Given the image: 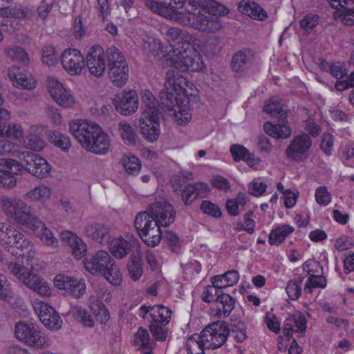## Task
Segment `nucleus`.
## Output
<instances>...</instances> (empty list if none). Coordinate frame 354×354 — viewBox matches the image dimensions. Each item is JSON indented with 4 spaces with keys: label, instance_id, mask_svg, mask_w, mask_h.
<instances>
[{
    "label": "nucleus",
    "instance_id": "obj_1",
    "mask_svg": "<svg viewBox=\"0 0 354 354\" xmlns=\"http://www.w3.org/2000/svg\"><path fill=\"white\" fill-rule=\"evenodd\" d=\"M149 58H166L176 69L196 72L203 67L202 57L194 46H148Z\"/></svg>",
    "mask_w": 354,
    "mask_h": 354
},
{
    "label": "nucleus",
    "instance_id": "obj_2",
    "mask_svg": "<svg viewBox=\"0 0 354 354\" xmlns=\"http://www.w3.org/2000/svg\"><path fill=\"white\" fill-rule=\"evenodd\" d=\"M149 58H166L176 69L196 72L203 67L202 57L194 46H148Z\"/></svg>",
    "mask_w": 354,
    "mask_h": 354
},
{
    "label": "nucleus",
    "instance_id": "obj_3",
    "mask_svg": "<svg viewBox=\"0 0 354 354\" xmlns=\"http://www.w3.org/2000/svg\"><path fill=\"white\" fill-rule=\"evenodd\" d=\"M183 6L189 14L188 19L201 31L214 32L221 28V18L225 14V7L213 0H183Z\"/></svg>",
    "mask_w": 354,
    "mask_h": 354
},
{
    "label": "nucleus",
    "instance_id": "obj_4",
    "mask_svg": "<svg viewBox=\"0 0 354 354\" xmlns=\"http://www.w3.org/2000/svg\"><path fill=\"white\" fill-rule=\"evenodd\" d=\"M69 129L75 139L88 151L98 155L109 151L110 138L97 124L75 120L70 123Z\"/></svg>",
    "mask_w": 354,
    "mask_h": 354
},
{
    "label": "nucleus",
    "instance_id": "obj_5",
    "mask_svg": "<svg viewBox=\"0 0 354 354\" xmlns=\"http://www.w3.org/2000/svg\"><path fill=\"white\" fill-rule=\"evenodd\" d=\"M228 335L229 330L225 324L220 322L209 324L200 335H194L189 339L187 344L188 354L203 353L205 343H209V348H218L226 342Z\"/></svg>",
    "mask_w": 354,
    "mask_h": 354
},
{
    "label": "nucleus",
    "instance_id": "obj_6",
    "mask_svg": "<svg viewBox=\"0 0 354 354\" xmlns=\"http://www.w3.org/2000/svg\"><path fill=\"white\" fill-rule=\"evenodd\" d=\"M1 203L4 213L13 223L27 229L43 226L41 220L32 213L31 207L21 198L3 197Z\"/></svg>",
    "mask_w": 354,
    "mask_h": 354
},
{
    "label": "nucleus",
    "instance_id": "obj_7",
    "mask_svg": "<svg viewBox=\"0 0 354 354\" xmlns=\"http://www.w3.org/2000/svg\"><path fill=\"white\" fill-rule=\"evenodd\" d=\"M144 107L140 118V128L143 138L153 142L160 133L159 104L151 93L143 97Z\"/></svg>",
    "mask_w": 354,
    "mask_h": 354
},
{
    "label": "nucleus",
    "instance_id": "obj_8",
    "mask_svg": "<svg viewBox=\"0 0 354 354\" xmlns=\"http://www.w3.org/2000/svg\"><path fill=\"white\" fill-rule=\"evenodd\" d=\"M263 111L278 118V123L276 124L270 122L264 124L263 129L268 136L278 139H286L290 136L292 129L287 125L288 113L283 109V105L280 102L271 99L270 102L264 106Z\"/></svg>",
    "mask_w": 354,
    "mask_h": 354
},
{
    "label": "nucleus",
    "instance_id": "obj_9",
    "mask_svg": "<svg viewBox=\"0 0 354 354\" xmlns=\"http://www.w3.org/2000/svg\"><path fill=\"white\" fill-rule=\"evenodd\" d=\"M8 268L20 282L41 296H49L50 288L33 270H30L17 262H10Z\"/></svg>",
    "mask_w": 354,
    "mask_h": 354
},
{
    "label": "nucleus",
    "instance_id": "obj_10",
    "mask_svg": "<svg viewBox=\"0 0 354 354\" xmlns=\"http://www.w3.org/2000/svg\"><path fill=\"white\" fill-rule=\"evenodd\" d=\"M134 226L142 241L149 247H155L162 239L160 225L154 219H151L147 211L137 214L134 220Z\"/></svg>",
    "mask_w": 354,
    "mask_h": 354
},
{
    "label": "nucleus",
    "instance_id": "obj_11",
    "mask_svg": "<svg viewBox=\"0 0 354 354\" xmlns=\"http://www.w3.org/2000/svg\"><path fill=\"white\" fill-rule=\"evenodd\" d=\"M15 333L19 341L35 348H44L50 345L49 338L42 335L39 326L32 323H17L15 327Z\"/></svg>",
    "mask_w": 354,
    "mask_h": 354
},
{
    "label": "nucleus",
    "instance_id": "obj_12",
    "mask_svg": "<svg viewBox=\"0 0 354 354\" xmlns=\"http://www.w3.org/2000/svg\"><path fill=\"white\" fill-rule=\"evenodd\" d=\"M24 160L20 162L22 170L25 169L32 175L39 178L47 177L51 171V167L47 160L33 152L23 153Z\"/></svg>",
    "mask_w": 354,
    "mask_h": 354
},
{
    "label": "nucleus",
    "instance_id": "obj_13",
    "mask_svg": "<svg viewBox=\"0 0 354 354\" xmlns=\"http://www.w3.org/2000/svg\"><path fill=\"white\" fill-rule=\"evenodd\" d=\"M0 244L4 248H16L24 250L28 248L30 242L15 227L0 223Z\"/></svg>",
    "mask_w": 354,
    "mask_h": 354
},
{
    "label": "nucleus",
    "instance_id": "obj_14",
    "mask_svg": "<svg viewBox=\"0 0 354 354\" xmlns=\"http://www.w3.org/2000/svg\"><path fill=\"white\" fill-rule=\"evenodd\" d=\"M148 214L151 219H154L162 227H168L174 223L176 210L173 205L167 201H158L149 205Z\"/></svg>",
    "mask_w": 354,
    "mask_h": 354
},
{
    "label": "nucleus",
    "instance_id": "obj_15",
    "mask_svg": "<svg viewBox=\"0 0 354 354\" xmlns=\"http://www.w3.org/2000/svg\"><path fill=\"white\" fill-rule=\"evenodd\" d=\"M22 165L14 159H0V186L12 189L17 185L15 175L21 174Z\"/></svg>",
    "mask_w": 354,
    "mask_h": 354
},
{
    "label": "nucleus",
    "instance_id": "obj_16",
    "mask_svg": "<svg viewBox=\"0 0 354 354\" xmlns=\"http://www.w3.org/2000/svg\"><path fill=\"white\" fill-rule=\"evenodd\" d=\"M60 60L64 69L70 75H79L84 69L85 59L82 53L76 48L64 50Z\"/></svg>",
    "mask_w": 354,
    "mask_h": 354
},
{
    "label": "nucleus",
    "instance_id": "obj_17",
    "mask_svg": "<svg viewBox=\"0 0 354 354\" xmlns=\"http://www.w3.org/2000/svg\"><path fill=\"white\" fill-rule=\"evenodd\" d=\"M106 50L102 46H92L89 49L85 62L90 74L94 77H102L106 70Z\"/></svg>",
    "mask_w": 354,
    "mask_h": 354
},
{
    "label": "nucleus",
    "instance_id": "obj_18",
    "mask_svg": "<svg viewBox=\"0 0 354 354\" xmlns=\"http://www.w3.org/2000/svg\"><path fill=\"white\" fill-rule=\"evenodd\" d=\"M33 307L41 322L48 328L59 329L62 321L55 310L44 301L36 300Z\"/></svg>",
    "mask_w": 354,
    "mask_h": 354
},
{
    "label": "nucleus",
    "instance_id": "obj_19",
    "mask_svg": "<svg viewBox=\"0 0 354 354\" xmlns=\"http://www.w3.org/2000/svg\"><path fill=\"white\" fill-rule=\"evenodd\" d=\"M47 87L51 97L59 105L69 108L75 104L74 97L56 78L48 77Z\"/></svg>",
    "mask_w": 354,
    "mask_h": 354
},
{
    "label": "nucleus",
    "instance_id": "obj_20",
    "mask_svg": "<svg viewBox=\"0 0 354 354\" xmlns=\"http://www.w3.org/2000/svg\"><path fill=\"white\" fill-rule=\"evenodd\" d=\"M312 140L309 134L302 133L296 136L286 150L287 158L295 161H300L302 156L310 149Z\"/></svg>",
    "mask_w": 354,
    "mask_h": 354
},
{
    "label": "nucleus",
    "instance_id": "obj_21",
    "mask_svg": "<svg viewBox=\"0 0 354 354\" xmlns=\"http://www.w3.org/2000/svg\"><path fill=\"white\" fill-rule=\"evenodd\" d=\"M113 104L119 113L129 115L138 109V96L135 91L122 92L115 95Z\"/></svg>",
    "mask_w": 354,
    "mask_h": 354
},
{
    "label": "nucleus",
    "instance_id": "obj_22",
    "mask_svg": "<svg viewBox=\"0 0 354 354\" xmlns=\"http://www.w3.org/2000/svg\"><path fill=\"white\" fill-rule=\"evenodd\" d=\"M54 283L58 289L64 290L66 294L75 298L81 297L86 291L84 282L62 274L55 277Z\"/></svg>",
    "mask_w": 354,
    "mask_h": 354
},
{
    "label": "nucleus",
    "instance_id": "obj_23",
    "mask_svg": "<svg viewBox=\"0 0 354 354\" xmlns=\"http://www.w3.org/2000/svg\"><path fill=\"white\" fill-rule=\"evenodd\" d=\"M111 257L106 251L99 250L94 254L88 256L84 260L85 269L92 274H102L110 263Z\"/></svg>",
    "mask_w": 354,
    "mask_h": 354
},
{
    "label": "nucleus",
    "instance_id": "obj_24",
    "mask_svg": "<svg viewBox=\"0 0 354 354\" xmlns=\"http://www.w3.org/2000/svg\"><path fill=\"white\" fill-rule=\"evenodd\" d=\"M210 188L205 183L198 182L187 184L181 191V198L185 205H190L197 198H203L209 196Z\"/></svg>",
    "mask_w": 354,
    "mask_h": 354
},
{
    "label": "nucleus",
    "instance_id": "obj_25",
    "mask_svg": "<svg viewBox=\"0 0 354 354\" xmlns=\"http://www.w3.org/2000/svg\"><path fill=\"white\" fill-rule=\"evenodd\" d=\"M171 313V310L169 308H162L160 317H157L149 324V330L156 340L160 342L166 340L168 329L165 326L170 321Z\"/></svg>",
    "mask_w": 354,
    "mask_h": 354
},
{
    "label": "nucleus",
    "instance_id": "obj_26",
    "mask_svg": "<svg viewBox=\"0 0 354 354\" xmlns=\"http://www.w3.org/2000/svg\"><path fill=\"white\" fill-rule=\"evenodd\" d=\"M111 254L116 259H122L131 252L133 253L136 249L140 250V245L137 241H128L119 237L112 239L108 244Z\"/></svg>",
    "mask_w": 354,
    "mask_h": 354
},
{
    "label": "nucleus",
    "instance_id": "obj_27",
    "mask_svg": "<svg viewBox=\"0 0 354 354\" xmlns=\"http://www.w3.org/2000/svg\"><path fill=\"white\" fill-rule=\"evenodd\" d=\"M84 233L93 241L101 245H108L113 239L110 228L102 223H91L84 228Z\"/></svg>",
    "mask_w": 354,
    "mask_h": 354
},
{
    "label": "nucleus",
    "instance_id": "obj_28",
    "mask_svg": "<svg viewBox=\"0 0 354 354\" xmlns=\"http://www.w3.org/2000/svg\"><path fill=\"white\" fill-rule=\"evenodd\" d=\"M165 85L172 90L176 95H188L187 88L189 82L185 77L178 74L174 70H169L166 73Z\"/></svg>",
    "mask_w": 354,
    "mask_h": 354
},
{
    "label": "nucleus",
    "instance_id": "obj_29",
    "mask_svg": "<svg viewBox=\"0 0 354 354\" xmlns=\"http://www.w3.org/2000/svg\"><path fill=\"white\" fill-rule=\"evenodd\" d=\"M306 330V319L301 313L288 315L283 324V334L291 337L293 333H304Z\"/></svg>",
    "mask_w": 354,
    "mask_h": 354
},
{
    "label": "nucleus",
    "instance_id": "obj_30",
    "mask_svg": "<svg viewBox=\"0 0 354 354\" xmlns=\"http://www.w3.org/2000/svg\"><path fill=\"white\" fill-rule=\"evenodd\" d=\"M62 241L68 243L72 251V254L76 259L82 258L86 252V245L84 241L71 231L62 232Z\"/></svg>",
    "mask_w": 354,
    "mask_h": 354
},
{
    "label": "nucleus",
    "instance_id": "obj_31",
    "mask_svg": "<svg viewBox=\"0 0 354 354\" xmlns=\"http://www.w3.org/2000/svg\"><path fill=\"white\" fill-rule=\"evenodd\" d=\"M239 12L257 20H263L267 17L266 12L257 3L251 0H241L237 7Z\"/></svg>",
    "mask_w": 354,
    "mask_h": 354
},
{
    "label": "nucleus",
    "instance_id": "obj_32",
    "mask_svg": "<svg viewBox=\"0 0 354 354\" xmlns=\"http://www.w3.org/2000/svg\"><path fill=\"white\" fill-rule=\"evenodd\" d=\"M235 299L229 294L221 293L215 302L216 315L219 318L227 317L234 308Z\"/></svg>",
    "mask_w": 354,
    "mask_h": 354
},
{
    "label": "nucleus",
    "instance_id": "obj_33",
    "mask_svg": "<svg viewBox=\"0 0 354 354\" xmlns=\"http://www.w3.org/2000/svg\"><path fill=\"white\" fill-rule=\"evenodd\" d=\"M145 5L155 13H161L165 9L181 8L183 6V0H145Z\"/></svg>",
    "mask_w": 354,
    "mask_h": 354
},
{
    "label": "nucleus",
    "instance_id": "obj_34",
    "mask_svg": "<svg viewBox=\"0 0 354 354\" xmlns=\"http://www.w3.org/2000/svg\"><path fill=\"white\" fill-rule=\"evenodd\" d=\"M129 275L131 279L136 281L140 279L143 274L142 262V252L136 249L131 254L130 259L127 263Z\"/></svg>",
    "mask_w": 354,
    "mask_h": 354
},
{
    "label": "nucleus",
    "instance_id": "obj_35",
    "mask_svg": "<svg viewBox=\"0 0 354 354\" xmlns=\"http://www.w3.org/2000/svg\"><path fill=\"white\" fill-rule=\"evenodd\" d=\"M119 68L112 67L109 71V78L117 87L123 86L129 78V67L127 63L120 62Z\"/></svg>",
    "mask_w": 354,
    "mask_h": 354
},
{
    "label": "nucleus",
    "instance_id": "obj_36",
    "mask_svg": "<svg viewBox=\"0 0 354 354\" xmlns=\"http://www.w3.org/2000/svg\"><path fill=\"white\" fill-rule=\"evenodd\" d=\"M15 69V68H13L8 71V75L14 84L28 90H32L36 87L37 82L34 77L22 73H16L14 71Z\"/></svg>",
    "mask_w": 354,
    "mask_h": 354
},
{
    "label": "nucleus",
    "instance_id": "obj_37",
    "mask_svg": "<svg viewBox=\"0 0 354 354\" xmlns=\"http://www.w3.org/2000/svg\"><path fill=\"white\" fill-rule=\"evenodd\" d=\"M51 189L44 185L35 187L24 195V199L30 202H44L50 198Z\"/></svg>",
    "mask_w": 354,
    "mask_h": 354
},
{
    "label": "nucleus",
    "instance_id": "obj_38",
    "mask_svg": "<svg viewBox=\"0 0 354 354\" xmlns=\"http://www.w3.org/2000/svg\"><path fill=\"white\" fill-rule=\"evenodd\" d=\"M254 56V53L250 49H245L236 53L232 59V69L236 72L244 68L250 63Z\"/></svg>",
    "mask_w": 354,
    "mask_h": 354
},
{
    "label": "nucleus",
    "instance_id": "obj_39",
    "mask_svg": "<svg viewBox=\"0 0 354 354\" xmlns=\"http://www.w3.org/2000/svg\"><path fill=\"white\" fill-rule=\"evenodd\" d=\"M106 61L108 71L112 69V67L119 68V62L127 63L123 53L115 46H111L106 49Z\"/></svg>",
    "mask_w": 354,
    "mask_h": 354
},
{
    "label": "nucleus",
    "instance_id": "obj_40",
    "mask_svg": "<svg viewBox=\"0 0 354 354\" xmlns=\"http://www.w3.org/2000/svg\"><path fill=\"white\" fill-rule=\"evenodd\" d=\"M41 224L43 226L35 228H28V230L33 231L40 238L41 241L47 245L56 247L58 244V240L54 236L53 232L46 227L42 221Z\"/></svg>",
    "mask_w": 354,
    "mask_h": 354
},
{
    "label": "nucleus",
    "instance_id": "obj_41",
    "mask_svg": "<svg viewBox=\"0 0 354 354\" xmlns=\"http://www.w3.org/2000/svg\"><path fill=\"white\" fill-rule=\"evenodd\" d=\"M162 308H167L162 305L146 306L142 305L139 308L138 315L147 320L149 324L154 321L157 317H160V315Z\"/></svg>",
    "mask_w": 354,
    "mask_h": 354
},
{
    "label": "nucleus",
    "instance_id": "obj_42",
    "mask_svg": "<svg viewBox=\"0 0 354 354\" xmlns=\"http://www.w3.org/2000/svg\"><path fill=\"white\" fill-rule=\"evenodd\" d=\"M293 230L294 227L288 225H284L272 230L269 235V243L270 245H279Z\"/></svg>",
    "mask_w": 354,
    "mask_h": 354
},
{
    "label": "nucleus",
    "instance_id": "obj_43",
    "mask_svg": "<svg viewBox=\"0 0 354 354\" xmlns=\"http://www.w3.org/2000/svg\"><path fill=\"white\" fill-rule=\"evenodd\" d=\"M103 275L111 283L118 286L122 282V275L120 270L116 267L115 261L111 258L110 263L103 272Z\"/></svg>",
    "mask_w": 354,
    "mask_h": 354
},
{
    "label": "nucleus",
    "instance_id": "obj_44",
    "mask_svg": "<svg viewBox=\"0 0 354 354\" xmlns=\"http://www.w3.org/2000/svg\"><path fill=\"white\" fill-rule=\"evenodd\" d=\"M125 171L130 175H136L141 169L140 160L131 154H124L121 160Z\"/></svg>",
    "mask_w": 354,
    "mask_h": 354
},
{
    "label": "nucleus",
    "instance_id": "obj_45",
    "mask_svg": "<svg viewBox=\"0 0 354 354\" xmlns=\"http://www.w3.org/2000/svg\"><path fill=\"white\" fill-rule=\"evenodd\" d=\"M48 137L52 144L62 149V151H66L71 147V140L66 135L57 131H53L49 132Z\"/></svg>",
    "mask_w": 354,
    "mask_h": 354
},
{
    "label": "nucleus",
    "instance_id": "obj_46",
    "mask_svg": "<svg viewBox=\"0 0 354 354\" xmlns=\"http://www.w3.org/2000/svg\"><path fill=\"white\" fill-rule=\"evenodd\" d=\"M160 100L162 105L165 106L168 110H174L178 104V99L172 90L164 84V88L160 92Z\"/></svg>",
    "mask_w": 354,
    "mask_h": 354
},
{
    "label": "nucleus",
    "instance_id": "obj_47",
    "mask_svg": "<svg viewBox=\"0 0 354 354\" xmlns=\"http://www.w3.org/2000/svg\"><path fill=\"white\" fill-rule=\"evenodd\" d=\"M118 129L124 142L128 145H134L136 142V133L131 124L125 122L118 124Z\"/></svg>",
    "mask_w": 354,
    "mask_h": 354
},
{
    "label": "nucleus",
    "instance_id": "obj_48",
    "mask_svg": "<svg viewBox=\"0 0 354 354\" xmlns=\"http://www.w3.org/2000/svg\"><path fill=\"white\" fill-rule=\"evenodd\" d=\"M6 52L8 56L13 61L19 62L24 65L28 64V55L21 46H12L11 47L6 48Z\"/></svg>",
    "mask_w": 354,
    "mask_h": 354
},
{
    "label": "nucleus",
    "instance_id": "obj_49",
    "mask_svg": "<svg viewBox=\"0 0 354 354\" xmlns=\"http://www.w3.org/2000/svg\"><path fill=\"white\" fill-rule=\"evenodd\" d=\"M60 57L53 46H45L42 50L41 61L46 66H55Z\"/></svg>",
    "mask_w": 354,
    "mask_h": 354
},
{
    "label": "nucleus",
    "instance_id": "obj_50",
    "mask_svg": "<svg viewBox=\"0 0 354 354\" xmlns=\"http://www.w3.org/2000/svg\"><path fill=\"white\" fill-rule=\"evenodd\" d=\"M303 281L304 277H299L296 279H292L288 281L286 286V292L290 299L297 300L299 298L302 290Z\"/></svg>",
    "mask_w": 354,
    "mask_h": 354
},
{
    "label": "nucleus",
    "instance_id": "obj_51",
    "mask_svg": "<svg viewBox=\"0 0 354 354\" xmlns=\"http://www.w3.org/2000/svg\"><path fill=\"white\" fill-rule=\"evenodd\" d=\"M134 343L140 345L142 350L152 348L153 343L150 340V335L148 330L142 327L139 328L135 334Z\"/></svg>",
    "mask_w": 354,
    "mask_h": 354
},
{
    "label": "nucleus",
    "instance_id": "obj_52",
    "mask_svg": "<svg viewBox=\"0 0 354 354\" xmlns=\"http://www.w3.org/2000/svg\"><path fill=\"white\" fill-rule=\"evenodd\" d=\"M171 111V115L179 125L187 124L192 118V113L189 112L187 105H177Z\"/></svg>",
    "mask_w": 354,
    "mask_h": 354
},
{
    "label": "nucleus",
    "instance_id": "obj_53",
    "mask_svg": "<svg viewBox=\"0 0 354 354\" xmlns=\"http://www.w3.org/2000/svg\"><path fill=\"white\" fill-rule=\"evenodd\" d=\"M326 286V279L322 275L310 274L304 287L306 293H310L313 288H324Z\"/></svg>",
    "mask_w": 354,
    "mask_h": 354
},
{
    "label": "nucleus",
    "instance_id": "obj_54",
    "mask_svg": "<svg viewBox=\"0 0 354 354\" xmlns=\"http://www.w3.org/2000/svg\"><path fill=\"white\" fill-rule=\"evenodd\" d=\"M183 32L177 28H169L167 30L165 35L169 42H176L177 44H190L187 39L183 40Z\"/></svg>",
    "mask_w": 354,
    "mask_h": 354
},
{
    "label": "nucleus",
    "instance_id": "obj_55",
    "mask_svg": "<svg viewBox=\"0 0 354 354\" xmlns=\"http://www.w3.org/2000/svg\"><path fill=\"white\" fill-rule=\"evenodd\" d=\"M335 18L339 17L341 21L346 26H352L354 24V9L347 8L344 7L342 10H337L334 12Z\"/></svg>",
    "mask_w": 354,
    "mask_h": 354
},
{
    "label": "nucleus",
    "instance_id": "obj_56",
    "mask_svg": "<svg viewBox=\"0 0 354 354\" xmlns=\"http://www.w3.org/2000/svg\"><path fill=\"white\" fill-rule=\"evenodd\" d=\"M319 17L316 15L309 14L300 21V26L306 33H310L319 23Z\"/></svg>",
    "mask_w": 354,
    "mask_h": 354
},
{
    "label": "nucleus",
    "instance_id": "obj_57",
    "mask_svg": "<svg viewBox=\"0 0 354 354\" xmlns=\"http://www.w3.org/2000/svg\"><path fill=\"white\" fill-rule=\"evenodd\" d=\"M200 208L203 213L215 218H219L222 215L219 207L209 201H203Z\"/></svg>",
    "mask_w": 354,
    "mask_h": 354
},
{
    "label": "nucleus",
    "instance_id": "obj_58",
    "mask_svg": "<svg viewBox=\"0 0 354 354\" xmlns=\"http://www.w3.org/2000/svg\"><path fill=\"white\" fill-rule=\"evenodd\" d=\"M24 144L26 147L35 151H40L45 146L44 140L35 134L27 136L24 140Z\"/></svg>",
    "mask_w": 354,
    "mask_h": 354
},
{
    "label": "nucleus",
    "instance_id": "obj_59",
    "mask_svg": "<svg viewBox=\"0 0 354 354\" xmlns=\"http://www.w3.org/2000/svg\"><path fill=\"white\" fill-rule=\"evenodd\" d=\"M345 64L342 62H333L330 66V75L337 80H343L347 75Z\"/></svg>",
    "mask_w": 354,
    "mask_h": 354
},
{
    "label": "nucleus",
    "instance_id": "obj_60",
    "mask_svg": "<svg viewBox=\"0 0 354 354\" xmlns=\"http://www.w3.org/2000/svg\"><path fill=\"white\" fill-rule=\"evenodd\" d=\"M230 153L235 162L244 160L247 155H249L250 151L244 146L233 144L230 149Z\"/></svg>",
    "mask_w": 354,
    "mask_h": 354
},
{
    "label": "nucleus",
    "instance_id": "obj_61",
    "mask_svg": "<svg viewBox=\"0 0 354 354\" xmlns=\"http://www.w3.org/2000/svg\"><path fill=\"white\" fill-rule=\"evenodd\" d=\"M315 197L317 203L322 205H327L331 201V196L326 186H321L316 189Z\"/></svg>",
    "mask_w": 354,
    "mask_h": 354
},
{
    "label": "nucleus",
    "instance_id": "obj_62",
    "mask_svg": "<svg viewBox=\"0 0 354 354\" xmlns=\"http://www.w3.org/2000/svg\"><path fill=\"white\" fill-rule=\"evenodd\" d=\"M252 216L253 212L251 211L246 213L244 216V224L238 223L235 229L239 231L245 230L250 234H253L254 232V221L252 218Z\"/></svg>",
    "mask_w": 354,
    "mask_h": 354
},
{
    "label": "nucleus",
    "instance_id": "obj_63",
    "mask_svg": "<svg viewBox=\"0 0 354 354\" xmlns=\"http://www.w3.org/2000/svg\"><path fill=\"white\" fill-rule=\"evenodd\" d=\"M334 140L333 135L329 133H324L322 136L320 147L327 156H330L332 153Z\"/></svg>",
    "mask_w": 354,
    "mask_h": 354
},
{
    "label": "nucleus",
    "instance_id": "obj_64",
    "mask_svg": "<svg viewBox=\"0 0 354 354\" xmlns=\"http://www.w3.org/2000/svg\"><path fill=\"white\" fill-rule=\"evenodd\" d=\"M221 292L213 285L207 286L202 293V300L206 303L216 302V298L221 295Z\"/></svg>",
    "mask_w": 354,
    "mask_h": 354
}]
</instances>
